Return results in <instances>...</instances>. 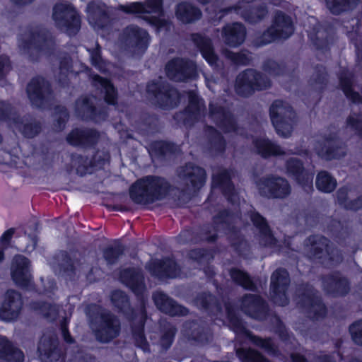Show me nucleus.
I'll list each match as a JSON object with an SVG mask.
<instances>
[{
  "label": "nucleus",
  "mask_w": 362,
  "mask_h": 362,
  "mask_svg": "<svg viewBox=\"0 0 362 362\" xmlns=\"http://www.w3.org/2000/svg\"><path fill=\"white\" fill-rule=\"evenodd\" d=\"M245 18H246L247 21H250V18H247V17H245ZM251 21H252L251 20Z\"/></svg>",
  "instance_id": "obj_60"
},
{
  "label": "nucleus",
  "mask_w": 362,
  "mask_h": 362,
  "mask_svg": "<svg viewBox=\"0 0 362 362\" xmlns=\"http://www.w3.org/2000/svg\"><path fill=\"white\" fill-rule=\"evenodd\" d=\"M202 3H205L204 0H200Z\"/></svg>",
  "instance_id": "obj_61"
},
{
  "label": "nucleus",
  "mask_w": 362,
  "mask_h": 362,
  "mask_svg": "<svg viewBox=\"0 0 362 362\" xmlns=\"http://www.w3.org/2000/svg\"><path fill=\"white\" fill-rule=\"evenodd\" d=\"M343 194H344V192L341 189L338 192V199L340 201L341 204H344V201H343V198H342Z\"/></svg>",
  "instance_id": "obj_54"
},
{
  "label": "nucleus",
  "mask_w": 362,
  "mask_h": 362,
  "mask_svg": "<svg viewBox=\"0 0 362 362\" xmlns=\"http://www.w3.org/2000/svg\"><path fill=\"white\" fill-rule=\"evenodd\" d=\"M93 80L95 86L100 88L101 90L104 91L106 102L109 104H115L116 99L115 90L110 81L98 76H95Z\"/></svg>",
  "instance_id": "obj_20"
},
{
  "label": "nucleus",
  "mask_w": 362,
  "mask_h": 362,
  "mask_svg": "<svg viewBox=\"0 0 362 362\" xmlns=\"http://www.w3.org/2000/svg\"><path fill=\"white\" fill-rule=\"evenodd\" d=\"M317 153L320 156H322L326 159H331V158H337V155L328 149H326V151H324V150H322L321 151H317Z\"/></svg>",
  "instance_id": "obj_48"
},
{
  "label": "nucleus",
  "mask_w": 362,
  "mask_h": 362,
  "mask_svg": "<svg viewBox=\"0 0 362 362\" xmlns=\"http://www.w3.org/2000/svg\"><path fill=\"white\" fill-rule=\"evenodd\" d=\"M309 241L312 244V246L313 247L315 250V255H318L317 250L322 251L324 247L325 249H327V240L326 238H322V237H313L312 238L309 239Z\"/></svg>",
  "instance_id": "obj_35"
},
{
  "label": "nucleus",
  "mask_w": 362,
  "mask_h": 362,
  "mask_svg": "<svg viewBox=\"0 0 362 362\" xmlns=\"http://www.w3.org/2000/svg\"><path fill=\"white\" fill-rule=\"evenodd\" d=\"M140 324H141V326L142 327L143 324H144V316L143 315L141 316V318L140 320Z\"/></svg>",
  "instance_id": "obj_58"
},
{
  "label": "nucleus",
  "mask_w": 362,
  "mask_h": 362,
  "mask_svg": "<svg viewBox=\"0 0 362 362\" xmlns=\"http://www.w3.org/2000/svg\"><path fill=\"white\" fill-rule=\"evenodd\" d=\"M9 68V61L7 57L0 58V75L6 71Z\"/></svg>",
  "instance_id": "obj_43"
},
{
  "label": "nucleus",
  "mask_w": 362,
  "mask_h": 362,
  "mask_svg": "<svg viewBox=\"0 0 362 362\" xmlns=\"http://www.w3.org/2000/svg\"><path fill=\"white\" fill-rule=\"evenodd\" d=\"M223 36L226 44L231 47H235L244 41L245 29L240 23L228 25L223 30Z\"/></svg>",
  "instance_id": "obj_14"
},
{
  "label": "nucleus",
  "mask_w": 362,
  "mask_h": 362,
  "mask_svg": "<svg viewBox=\"0 0 362 362\" xmlns=\"http://www.w3.org/2000/svg\"><path fill=\"white\" fill-rule=\"evenodd\" d=\"M287 170L288 173L293 175L296 179L300 182V178L305 179V184L311 186L313 182V175L305 173L302 168L300 162L294 158H291L287 163Z\"/></svg>",
  "instance_id": "obj_19"
},
{
  "label": "nucleus",
  "mask_w": 362,
  "mask_h": 362,
  "mask_svg": "<svg viewBox=\"0 0 362 362\" xmlns=\"http://www.w3.org/2000/svg\"><path fill=\"white\" fill-rule=\"evenodd\" d=\"M21 307L22 300L20 294L8 291L0 308V318L5 321L13 320L18 317Z\"/></svg>",
  "instance_id": "obj_8"
},
{
  "label": "nucleus",
  "mask_w": 362,
  "mask_h": 362,
  "mask_svg": "<svg viewBox=\"0 0 362 362\" xmlns=\"http://www.w3.org/2000/svg\"><path fill=\"white\" fill-rule=\"evenodd\" d=\"M122 281L130 287L135 293H138L143 288V283L139 276L134 271L124 272L121 276Z\"/></svg>",
  "instance_id": "obj_26"
},
{
  "label": "nucleus",
  "mask_w": 362,
  "mask_h": 362,
  "mask_svg": "<svg viewBox=\"0 0 362 362\" xmlns=\"http://www.w3.org/2000/svg\"><path fill=\"white\" fill-rule=\"evenodd\" d=\"M263 307L261 298L253 295L246 296L243 300V308L245 313L252 317H256L255 311Z\"/></svg>",
  "instance_id": "obj_23"
},
{
  "label": "nucleus",
  "mask_w": 362,
  "mask_h": 362,
  "mask_svg": "<svg viewBox=\"0 0 362 362\" xmlns=\"http://www.w3.org/2000/svg\"><path fill=\"white\" fill-rule=\"evenodd\" d=\"M260 193L268 197H284L289 193V185L284 179L272 178L258 184Z\"/></svg>",
  "instance_id": "obj_9"
},
{
  "label": "nucleus",
  "mask_w": 362,
  "mask_h": 362,
  "mask_svg": "<svg viewBox=\"0 0 362 362\" xmlns=\"http://www.w3.org/2000/svg\"><path fill=\"white\" fill-rule=\"evenodd\" d=\"M316 185L319 190L330 192L334 189L336 181L326 172H321L317 177Z\"/></svg>",
  "instance_id": "obj_24"
},
{
  "label": "nucleus",
  "mask_w": 362,
  "mask_h": 362,
  "mask_svg": "<svg viewBox=\"0 0 362 362\" xmlns=\"http://www.w3.org/2000/svg\"><path fill=\"white\" fill-rule=\"evenodd\" d=\"M154 264L156 268L152 270V273L159 278H174L179 275V268L173 259H166L163 262H155Z\"/></svg>",
  "instance_id": "obj_15"
},
{
  "label": "nucleus",
  "mask_w": 362,
  "mask_h": 362,
  "mask_svg": "<svg viewBox=\"0 0 362 362\" xmlns=\"http://www.w3.org/2000/svg\"><path fill=\"white\" fill-rule=\"evenodd\" d=\"M81 108H83L84 110H93L92 105L89 104V102L88 100H83V103L80 105Z\"/></svg>",
  "instance_id": "obj_51"
},
{
  "label": "nucleus",
  "mask_w": 362,
  "mask_h": 362,
  "mask_svg": "<svg viewBox=\"0 0 362 362\" xmlns=\"http://www.w3.org/2000/svg\"><path fill=\"white\" fill-rule=\"evenodd\" d=\"M348 124L352 128H354L359 132H362V119L357 117V118L354 119L353 117H350L348 120Z\"/></svg>",
  "instance_id": "obj_40"
},
{
  "label": "nucleus",
  "mask_w": 362,
  "mask_h": 362,
  "mask_svg": "<svg viewBox=\"0 0 362 362\" xmlns=\"http://www.w3.org/2000/svg\"><path fill=\"white\" fill-rule=\"evenodd\" d=\"M148 90L156 94V90L153 88H151V86H148Z\"/></svg>",
  "instance_id": "obj_56"
},
{
  "label": "nucleus",
  "mask_w": 362,
  "mask_h": 362,
  "mask_svg": "<svg viewBox=\"0 0 362 362\" xmlns=\"http://www.w3.org/2000/svg\"><path fill=\"white\" fill-rule=\"evenodd\" d=\"M103 324L96 332V337L102 342H107L115 337L119 332V322L109 314L102 317Z\"/></svg>",
  "instance_id": "obj_12"
},
{
  "label": "nucleus",
  "mask_w": 362,
  "mask_h": 362,
  "mask_svg": "<svg viewBox=\"0 0 362 362\" xmlns=\"http://www.w3.org/2000/svg\"><path fill=\"white\" fill-rule=\"evenodd\" d=\"M11 275L17 284L23 287L28 286L31 280L28 260L20 255L15 257L11 267Z\"/></svg>",
  "instance_id": "obj_10"
},
{
  "label": "nucleus",
  "mask_w": 362,
  "mask_h": 362,
  "mask_svg": "<svg viewBox=\"0 0 362 362\" xmlns=\"http://www.w3.org/2000/svg\"><path fill=\"white\" fill-rule=\"evenodd\" d=\"M4 358L9 362H21L23 360V353L12 346L4 356Z\"/></svg>",
  "instance_id": "obj_34"
},
{
  "label": "nucleus",
  "mask_w": 362,
  "mask_h": 362,
  "mask_svg": "<svg viewBox=\"0 0 362 362\" xmlns=\"http://www.w3.org/2000/svg\"><path fill=\"white\" fill-rule=\"evenodd\" d=\"M14 233L13 229H9L6 230L1 237V241L4 243H7L10 239L11 238L12 235Z\"/></svg>",
  "instance_id": "obj_47"
},
{
  "label": "nucleus",
  "mask_w": 362,
  "mask_h": 362,
  "mask_svg": "<svg viewBox=\"0 0 362 362\" xmlns=\"http://www.w3.org/2000/svg\"><path fill=\"white\" fill-rule=\"evenodd\" d=\"M288 283V274L284 269H277L275 271L271 279V286L273 292L277 293L284 291V286Z\"/></svg>",
  "instance_id": "obj_22"
},
{
  "label": "nucleus",
  "mask_w": 362,
  "mask_h": 362,
  "mask_svg": "<svg viewBox=\"0 0 362 362\" xmlns=\"http://www.w3.org/2000/svg\"><path fill=\"white\" fill-rule=\"evenodd\" d=\"M45 86V81L42 78H34L28 86L27 92L28 97L33 101L35 99L42 98L43 88Z\"/></svg>",
  "instance_id": "obj_25"
},
{
  "label": "nucleus",
  "mask_w": 362,
  "mask_h": 362,
  "mask_svg": "<svg viewBox=\"0 0 362 362\" xmlns=\"http://www.w3.org/2000/svg\"><path fill=\"white\" fill-rule=\"evenodd\" d=\"M166 187L167 184L163 179L146 177L131 187L130 196L137 203L153 202Z\"/></svg>",
  "instance_id": "obj_1"
},
{
  "label": "nucleus",
  "mask_w": 362,
  "mask_h": 362,
  "mask_svg": "<svg viewBox=\"0 0 362 362\" xmlns=\"http://www.w3.org/2000/svg\"><path fill=\"white\" fill-rule=\"evenodd\" d=\"M161 1L162 0H147L145 6L139 3H132L121 6V8L127 13L141 15V18L161 30L166 25V22L161 18Z\"/></svg>",
  "instance_id": "obj_2"
},
{
  "label": "nucleus",
  "mask_w": 362,
  "mask_h": 362,
  "mask_svg": "<svg viewBox=\"0 0 362 362\" xmlns=\"http://www.w3.org/2000/svg\"><path fill=\"white\" fill-rule=\"evenodd\" d=\"M91 60H92L93 64L95 66H96L99 70L103 71H105V69H103L102 68V64H104L105 62L100 58V56H98V54H96L95 57L92 56Z\"/></svg>",
  "instance_id": "obj_44"
},
{
  "label": "nucleus",
  "mask_w": 362,
  "mask_h": 362,
  "mask_svg": "<svg viewBox=\"0 0 362 362\" xmlns=\"http://www.w3.org/2000/svg\"><path fill=\"white\" fill-rule=\"evenodd\" d=\"M213 184L214 185L226 186L229 189L232 188L226 172H224L220 175H214L213 177Z\"/></svg>",
  "instance_id": "obj_37"
},
{
  "label": "nucleus",
  "mask_w": 362,
  "mask_h": 362,
  "mask_svg": "<svg viewBox=\"0 0 362 362\" xmlns=\"http://www.w3.org/2000/svg\"><path fill=\"white\" fill-rule=\"evenodd\" d=\"M251 220L255 226L259 229L261 243H264L263 244L264 245H274L276 244V240L272 235L264 218L257 213H252Z\"/></svg>",
  "instance_id": "obj_16"
},
{
  "label": "nucleus",
  "mask_w": 362,
  "mask_h": 362,
  "mask_svg": "<svg viewBox=\"0 0 362 362\" xmlns=\"http://www.w3.org/2000/svg\"><path fill=\"white\" fill-rule=\"evenodd\" d=\"M105 257L109 262H112L113 259L111 257V256L115 255V250L113 249H108L105 252Z\"/></svg>",
  "instance_id": "obj_50"
},
{
  "label": "nucleus",
  "mask_w": 362,
  "mask_h": 362,
  "mask_svg": "<svg viewBox=\"0 0 362 362\" xmlns=\"http://www.w3.org/2000/svg\"><path fill=\"white\" fill-rule=\"evenodd\" d=\"M361 206H362V202L360 201V204L358 205L355 206V205L352 204L351 206H349L348 207L351 209L356 210L358 208H360Z\"/></svg>",
  "instance_id": "obj_55"
},
{
  "label": "nucleus",
  "mask_w": 362,
  "mask_h": 362,
  "mask_svg": "<svg viewBox=\"0 0 362 362\" xmlns=\"http://www.w3.org/2000/svg\"><path fill=\"white\" fill-rule=\"evenodd\" d=\"M11 347V345L4 337H0V357L4 358Z\"/></svg>",
  "instance_id": "obj_39"
},
{
  "label": "nucleus",
  "mask_w": 362,
  "mask_h": 362,
  "mask_svg": "<svg viewBox=\"0 0 362 362\" xmlns=\"http://www.w3.org/2000/svg\"><path fill=\"white\" fill-rule=\"evenodd\" d=\"M4 259V254L2 252L0 251V261H1Z\"/></svg>",
  "instance_id": "obj_59"
},
{
  "label": "nucleus",
  "mask_w": 362,
  "mask_h": 362,
  "mask_svg": "<svg viewBox=\"0 0 362 362\" xmlns=\"http://www.w3.org/2000/svg\"><path fill=\"white\" fill-rule=\"evenodd\" d=\"M165 97H166L167 100H169L170 106H173L177 104L175 99L178 98V93L176 90H170Z\"/></svg>",
  "instance_id": "obj_41"
},
{
  "label": "nucleus",
  "mask_w": 362,
  "mask_h": 362,
  "mask_svg": "<svg viewBox=\"0 0 362 362\" xmlns=\"http://www.w3.org/2000/svg\"><path fill=\"white\" fill-rule=\"evenodd\" d=\"M274 300H275L276 303H279L281 305H284L286 303V301L283 302V303H279L278 300L276 298H275Z\"/></svg>",
  "instance_id": "obj_57"
},
{
  "label": "nucleus",
  "mask_w": 362,
  "mask_h": 362,
  "mask_svg": "<svg viewBox=\"0 0 362 362\" xmlns=\"http://www.w3.org/2000/svg\"><path fill=\"white\" fill-rule=\"evenodd\" d=\"M236 353L238 356L244 362H268L261 354L252 349H239Z\"/></svg>",
  "instance_id": "obj_28"
},
{
  "label": "nucleus",
  "mask_w": 362,
  "mask_h": 362,
  "mask_svg": "<svg viewBox=\"0 0 362 362\" xmlns=\"http://www.w3.org/2000/svg\"><path fill=\"white\" fill-rule=\"evenodd\" d=\"M195 65L192 62H187L177 59L168 62L166 66V74L169 78L175 81H182L194 76Z\"/></svg>",
  "instance_id": "obj_7"
},
{
  "label": "nucleus",
  "mask_w": 362,
  "mask_h": 362,
  "mask_svg": "<svg viewBox=\"0 0 362 362\" xmlns=\"http://www.w3.org/2000/svg\"><path fill=\"white\" fill-rule=\"evenodd\" d=\"M225 54L227 58L238 64H246L250 61L248 54L245 53L235 54L227 51Z\"/></svg>",
  "instance_id": "obj_36"
},
{
  "label": "nucleus",
  "mask_w": 362,
  "mask_h": 362,
  "mask_svg": "<svg viewBox=\"0 0 362 362\" xmlns=\"http://www.w3.org/2000/svg\"><path fill=\"white\" fill-rule=\"evenodd\" d=\"M181 175L189 177L195 187L202 186L206 180L205 171L199 167L194 166L192 164L187 165Z\"/></svg>",
  "instance_id": "obj_17"
},
{
  "label": "nucleus",
  "mask_w": 362,
  "mask_h": 362,
  "mask_svg": "<svg viewBox=\"0 0 362 362\" xmlns=\"http://www.w3.org/2000/svg\"><path fill=\"white\" fill-rule=\"evenodd\" d=\"M197 105V110L200 111L202 108L204 107V103L202 100H199L196 96H191L190 98V105L192 107L194 105Z\"/></svg>",
  "instance_id": "obj_46"
},
{
  "label": "nucleus",
  "mask_w": 362,
  "mask_h": 362,
  "mask_svg": "<svg viewBox=\"0 0 362 362\" xmlns=\"http://www.w3.org/2000/svg\"><path fill=\"white\" fill-rule=\"evenodd\" d=\"M62 334H63L64 338L66 342L71 343L72 341L71 338L65 327L62 328Z\"/></svg>",
  "instance_id": "obj_52"
},
{
  "label": "nucleus",
  "mask_w": 362,
  "mask_h": 362,
  "mask_svg": "<svg viewBox=\"0 0 362 362\" xmlns=\"http://www.w3.org/2000/svg\"><path fill=\"white\" fill-rule=\"evenodd\" d=\"M153 300L159 310L170 315H183L187 313L186 308L175 303L172 299L161 292H156L153 295Z\"/></svg>",
  "instance_id": "obj_11"
},
{
  "label": "nucleus",
  "mask_w": 362,
  "mask_h": 362,
  "mask_svg": "<svg viewBox=\"0 0 362 362\" xmlns=\"http://www.w3.org/2000/svg\"><path fill=\"white\" fill-rule=\"evenodd\" d=\"M269 84L266 76L254 70H248L237 77L235 88L238 94L246 95L252 90L267 88Z\"/></svg>",
  "instance_id": "obj_4"
},
{
  "label": "nucleus",
  "mask_w": 362,
  "mask_h": 362,
  "mask_svg": "<svg viewBox=\"0 0 362 362\" xmlns=\"http://www.w3.org/2000/svg\"><path fill=\"white\" fill-rule=\"evenodd\" d=\"M95 3H91V4H89L88 7H87V13L88 14V21L90 22V23L93 26V27H95V23H93V18H92V16H100V13H101V11L99 9H95Z\"/></svg>",
  "instance_id": "obj_38"
},
{
  "label": "nucleus",
  "mask_w": 362,
  "mask_h": 362,
  "mask_svg": "<svg viewBox=\"0 0 362 362\" xmlns=\"http://www.w3.org/2000/svg\"><path fill=\"white\" fill-rule=\"evenodd\" d=\"M293 31V25L290 18L281 13H278L272 26L264 34L262 42L267 44L276 39L287 38Z\"/></svg>",
  "instance_id": "obj_6"
},
{
  "label": "nucleus",
  "mask_w": 362,
  "mask_h": 362,
  "mask_svg": "<svg viewBox=\"0 0 362 362\" xmlns=\"http://www.w3.org/2000/svg\"><path fill=\"white\" fill-rule=\"evenodd\" d=\"M255 146L258 153L264 157L271 155H280L283 153L280 146H275L264 139L257 140L255 141Z\"/></svg>",
  "instance_id": "obj_21"
},
{
  "label": "nucleus",
  "mask_w": 362,
  "mask_h": 362,
  "mask_svg": "<svg viewBox=\"0 0 362 362\" xmlns=\"http://www.w3.org/2000/svg\"><path fill=\"white\" fill-rule=\"evenodd\" d=\"M200 51L203 57L211 66L215 64L216 56L214 54L211 47V41L208 39L202 40L199 44Z\"/></svg>",
  "instance_id": "obj_27"
},
{
  "label": "nucleus",
  "mask_w": 362,
  "mask_h": 362,
  "mask_svg": "<svg viewBox=\"0 0 362 362\" xmlns=\"http://www.w3.org/2000/svg\"><path fill=\"white\" fill-rule=\"evenodd\" d=\"M293 362H305V358L300 355H294L292 356Z\"/></svg>",
  "instance_id": "obj_53"
},
{
  "label": "nucleus",
  "mask_w": 362,
  "mask_h": 362,
  "mask_svg": "<svg viewBox=\"0 0 362 362\" xmlns=\"http://www.w3.org/2000/svg\"><path fill=\"white\" fill-rule=\"evenodd\" d=\"M291 114V107L282 101H275L270 108V117L277 134L287 137L291 132V125L286 121V117Z\"/></svg>",
  "instance_id": "obj_5"
},
{
  "label": "nucleus",
  "mask_w": 362,
  "mask_h": 362,
  "mask_svg": "<svg viewBox=\"0 0 362 362\" xmlns=\"http://www.w3.org/2000/svg\"><path fill=\"white\" fill-rule=\"evenodd\" d=\"M245 337L255 344L264 349L266 351L271 352L273 350V344L270 339H262L257 338L251 335L249 332H245Z\"/></svg>",
  "instance_id": "obj_31"
},
{
  "label": "nucleus",
  "mask_w": 362,
  "mask_h": 362,
  "mask_svg": "<svg viewBox=\"0 0 362 362\" xmlns=\"http://www.w3.org/2000/svg\"><path fill=\"white\" fill-rule=\"evenodd\" d=\"M125 41L136 47L139 51L144 52L146 49L149 39L148 33L136 27L127 28L124 32Z\"/></svg>",
  "instance_id": "obj_13"
},
{
  "label": "nucleus",
  "mask_w": 362,
  "mask_h": 362,
  "mask_svg": "<svg viewBox=\"0 0 362 362\" xmlns=\"http://www.w3.org/2000/svg\"><path fill=\"white\" fill-rule=\"evenodd\" d=\"M40 310L42 311L45 315L47 317H51L52 313H56V308L54 306H51L49 305L45 304L41 308Z\"/></svg>",
  "instance_id": "obj_42"
},
{
  "label": "nucleus",
  "mask_w": 362,
  "mask_h": 362,
  "mask_svg": "<svg viewBox=\"0 0 362 362\" xmlns=\"http://www.w3.org/2000/svg\"><path fill=\"white\" fill-rule=\"evenodd\" d=\"M53 20L56 25L71 35L80 27V18L77 12L69 4H57L53 9Z\"/></svg>",
  "instance_id": "obj_3"
},
{
  "label": "nucleus",
  "mask_w": 362,
  "mask_h": 362,
  "mask_svg": "<svg viewBox=\"0 0 362 362\" xmlns=\"http://www.w3.org/2000/svg\"><path fill=\"white\" fill-rule=\"evenodd\" d=\"M232 279L245 288L253 289L254 285L249 276L243 272L238 269H233L230 272Z\"/></svg>",
  "instance_id": "obj_29"
},
{
  "label": "nucleus",
  "mask_w": 362,
  "mask_h": 362,
  "mask_svg": "<svg viewBox=\"0 0 362 362\" xmlns=\"http://www.w3.org/2000/svg\"><path fill=\"white\" fill-rule=\"evenodd\" d=\"M86 133L79 129H75L68 136V141L72 145H80L84 143Z\"/></svg>",
  "instance_id": "obj_33"
},
{
  "label": "nucleus",
  "mask_w": 362,
  "mask_h": 362,
  "mask_svg": "<svg viewBox=\"0 0 362 362\" xmlns=\"http://www.w3.org/2000/svg\"><path fill=\"white\" fill-rule=\"evenodd\" d=\"M341 86L346 97L351 99L354 103H359L362 100V98L358 93L352 91L349 79L341 78Z\"/></svg>",
  "instance_id": "obj_30"
},
{
  "label": "nucleus",
  "mask_w": 362,
  "mask_h": 362,
  "mask_svg": "<svg viewBox=\"0 0 362 362\" xmlns=\"http://www.w3.org/2000/svg\"><path fill=\"white\" fill-rule=\"evenodd\" d=\"M136 341H137V344L139 346H141L144 351H146L148 349H147V344H146V341L145 340V339H144L143 336L141 334H139L138 335V338L136 339Z\"/></svg>",
  "instance_id": "obj_49"
},
{
  "label": "nucleus",
  "mask_w": 362,
  "mask_h": 362,
  "mask_svg": "<svg viewBox=\"0 0 362 362\" xmlns=\"http://www.w3.org/2000/svg\"><path fill=\"white\" fill-rule=\"evenodd\" d=\"M173 336V332H170L169 333L166 334L162 339V344L163 346L168 347L172 343Z\"/></svg>",
  "instance_id": "obj_45"
},
{
  "label": "nucleus",
  "mask_w": 362,
  "mask_h": 362,
  "mask_svg": "<svg viewBox=\"0 0 362 362\" xmlns=\"http://www.w3.org/2000/svg\"><path fill=\"white\" fill-rule=\"evenodd\" d=\"M350 332L353 340L362 345V320L354 323L350 327Z\"/></svg>",
  "instance_id": "obj_32"
},
{
  "label": "nucleus",
  "mask_w": 362,
  "mask_h": 362,
  "mask_svg": "<svg viewBox=\"0 0 362 362\" xmlns=\"http://www.w3.org/2000/svg\"><path fill=\"white\" fill-rule=\"evenodd\" d=\"M177 18L184 22L189 23L200 17L199 10L186 3L180 4L176 10Z\"/></svg>",
  "instance_id": "obj_18"
}]
</instances>
